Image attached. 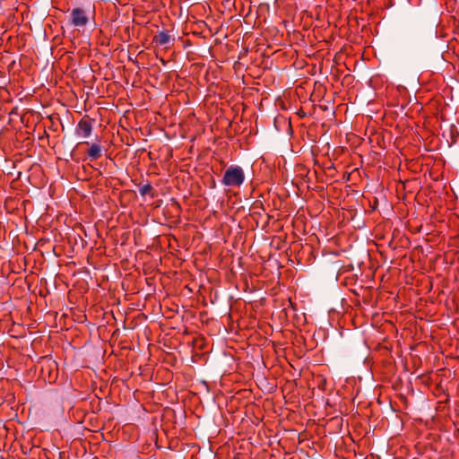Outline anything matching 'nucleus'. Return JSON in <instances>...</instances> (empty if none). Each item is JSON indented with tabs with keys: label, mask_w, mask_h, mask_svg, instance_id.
<instances>
[{
	"label": "nucleus",
	"mask_w": 459,
	"mask_h": 459,
	"mask_svg": "<svg viewBox=\"0 0 459 459\" xmlns=\"http://www.w3.org/2000/svg\"><path fill=\"white\" fill-rule=\"evenodd\" d=\"M352 269V265H350V268L347 271H350Z\"/></svg>",
	"instance_id": "21"
},
{
	"label": "nucleus",
	"mask_w": 459,
	"mask_h": 459,
	"mask_svg": "<svg viewBox=\"0 0 459 459\" xmlns=\"http://www.w3.org/2000/svg\"><path fill=\"white\" fill-rule=\"evenodd\" d=\"M86 153L87 158L90 159V160H96L102 156V147L100 144L94 143L91 144Z\"/></svg>",
	"instance_id": "6"
},
{
	"label": "nucleus",
	"mask_w": 459,
	"mask_h": 459,
	"mask_svg": "<svg viewBox=\"0 0 459 459\" xmlns=\"http://www.w3.org/2000/svg\"><path fill=\"white\" fill-rule=\"evenodd\" d=\"M437 38V31L436 29L432 28L431 30H429V31L428 33V39L434 40Z\"/></svg>",
	"instance_id": "12"
},
{
	"label": "nucleus",
	"mask_w": 459,
	"mask_h": 459,
	"mask_svg": "<svg viewBox=\"0 0 459 459\" xmlns=\"http://www.w3.org/2000/svg\"><path fill=\"white\" fill-rule=\"evenodd\" d=\"M375 238L383 240L388 247L406 249L411 246V240L404 231H376Z\"/></svg>",
	"instance_id": "1"
},
{
	"label": "nucleus",
	"mask_w": 459,
	"mask_h": 459,
	"mask_svg": "<svg viewBox=\"0 0 459 459\" xmlns=\"http://www.w3.org/2000/svg\"><path fill=\"white\" fill-rule=\"evenodd\" d=\"M273 206H274L275 209H280L281 208V197L278 195L274 194V197H273Z\"/></svg>",
	"instance_id": "11"
},
{
	"label": "nucleus",
	"mask_w": 459,
	"mask_h": 459,
	"mask_svg": "<svg viewBox=\"0 0 459 459\" xmlns=\"http://www.w3.org/2000/svg\"><path fill=\"white\" fill-rule=\"evenodd\" d=\"M45 241H46L45 238H41L39 239V243H40V245H44Z\"/></svg>",
	"instance_id": "17"
},
{
	"label": "nucleus",
	"mask_w": 459,
	"mask_h": 459,
	"mask_svg": "<svg viewBox=\"0 0 459 459\" xmlns=\"http://www.w3.org/2000/svg\"><path fill=\"white\" fill-rule=\"evenodd\" d=\"M85 238H88L90 240L93 239L95 237L100 238L102 241H105V238L108 236V231H82Z\"/></svg>",
	"instance_id": "8"
},
{
	"label": "nucleus",
	"mask_w": 459,
	"mask_h": 459,
	"mask_svg": "<svg viewBox=\"0 0 459 459\" xmlns=\"http://www.w3.org/2000/svg\"><path fill=\"white\" fill-rule=\"evenodd\" d=\"M79 238H80V242H81V243H80V246H81L82 247H83L85 245H87V240H86V239H84L82 236H79Z\"/></svg>",
	"instance_id": "14"
},
{
	"label": "nucleus",
	"mask_w": 459,
	"mask_h": 459,
	"mask_svg": "<svg viewBox=\"0 0 459 459\" xmlns=\"http://www.w3.org/2000/svg\"><path fill=\"white\" fill-rule=\"evenodd\" d=\"M139 192L142 196L148 195L151 198H155L158 196V192L154 189L150 181H147L145 184L140 186Z\"/></svg>",
	"instance_id": "7"
},
{
	"label": "nucleus",
	"mask_w": 459,
	"mask_h": 459,
	"mask_svg": "<svg viewBox=\"0 0 459 459\" xmlns=\"http://www.w3.org/2000/svg\"><path fill=\"white\" fill-rule=\"evenodd\" d=\"M175 39L169 34L168 30L158 31L152 38V43L155 47H164L165 49H169L173 46Z\"/></svg>",
	"instance_id": "3"
},
{
	"label": "nucleus",
	"mask_w": 459,
	"mask_h": 459,
	"mask_svg": "<svg viewBox=\"0 0 459 459\" xmlns=\"http://www.w3.org/2000/svg\"><path fill=\"white\" fill-rule=\"evenodd\" d=\"M127 238H128V237H127V233H123V234H122V237H121V238H122V243H121V244H122V245H124V244H125V242H126V240L127 239Z\"/></svg>",
	"instance_id": "15"
},
{
	"label": "nucleus",
	"mask_w": 459,
	"mask_h": 459,
	"mask_svg": "<svg viewBox=\"0 0 459 459\" xmlns=\"http://www.w3.org/2000/svg\"><path fill=\"white\" fill-rule=\"evenodd\" d=\"M416 230H421V226L418 227Z\"/></svg>",
	"instance_id": "20"
},
{
	"label": "nucleus",
	"mask_w": 459,
	"mask_h": 459,
	"mask_svg": "<svg viewBox=\"0 0 459 459\" xmlns=\"http://www.w3.org/2000/svg\"><path fill=\"white\" fill-rule=\"evenodd\" d=\"M74 245H79L76 238H74Z\"/></svg>",
	"instance_id": "19"
},
{
	"label": "nucleus",
	"mask_w": 459,
	"mask_h": 459,
	"mask_svg": "<svg viewBox=\"0 0 459 459\" xmlns=\"http://www.w3.org/2000/svg\"><path fill=\"white\" fill-rule=\"evenodd\" d=\"M84 144H89L88 142H82V143H79L76 144L75 148L70 153V157L74 161H78L80 160V158L78 157V152H79V150L80 148L84 145Z\"/></svg>",
	"instance_id": "9"
},
{
	"label": "nucleus",
	"mask_w": 459,
	"mask_h": 459,
	"mask_svg": "<svg viewBox=\"0 0 459 459\" xmlns=\"http://www.w3.org/2000/svg\"><path fill=\"white\" fill-rule=\"evenodd\" d=\"M93 122L94 119L90 117L88 115L83 116L77 124L75 134L84 138L89 137L92 132Z\"/></svg>",
	"instance_id": "5"
},
{
	"label": "nucleus",
	"mask_w": 459,
	"mask_h": 459,
	"mask_svg": "<svg viewBox=\"0 0 459 459\" xmlns=\"http://www.w3.org/2000/svg\"><path fill=\"white\" fill-rule=\"evenodd\" d=\"M283 242H284V240H282L281 237H274L272 239L271 245L275 247L276 249H281L282 247L281 244Z\"/></svg>",
	"instance_id": "10"
},
{
	"label": "nucleus",
	"mask_w": 459,
	"mask_h": 459,
	"mask_svg": "<svg viewBox=\"0 0 459 459\" xmlns=\"http://www.w3.org/2000/svg\"><path fill=\"white\" fill-rule=\"evenodd\" d=\"M210 186L212 188H215L216 187V182H215L213 178H212V181H211V186Z\"/></svg>",
	"instance_id": "16"
},
{
	"label": "nucleus",
	"mask_w": 459,
	"mask_h": 459,
	"mask_svg": "<svg viewBox=\"0 0 459 459\" xmlns=\"http://www.w3.org/2000/svg\"><path fill=\"white\" fill-rule=\"evenodd\" d=\"M160 62L163 64V65H166V61L164 60V58H160Z\"/></svg>",
	"instance_id": "18"
},
{
	"label": "nucleus",
	"mask_w": 459,
	"mask_h": 459,
	"mask_svg": "<svg viewBox=\"0 0 459 459\" xmlns=\"http://www.w3.org/2000/svg\"><path fill=\"white\" fill-rule=\"evenodd\" d=\"M245 180V173L241 167L231 165L228 167L221 178V183L225 186L239 187Z\"/></svg>",
	"instance_id": "2"
},
{
	"label": "nucleus",
	"mask_w": 459,
	"mask_h": 459,
	"mask_svg": "<svg viewBox=\"0 0 459 459\" xmlns=\"http://www.w3.org/2000/svg\"><path fill=\"white\" fill-rule=\"evenodd\" d=\"M51 233L54 234V240L56 242H59L63 239V236L62 234L59 232V233H55V231H51Z\"/></svg>",
	"instance_id": "13"
},
{
	"label": "nucleus",
	"mask_w": 459,
	"mask_h": 459,
	"mask_svg": "<svg viewBox=\"0 0 459 459\" xmlns=\"http://www.w3.org/2000/svg\"><path fill=\"white\" fill-rule=\"evenodd\" d=\"M89 22L86 12L81 7H75L70 13V23L74 27H84Z\"/></svg>",
	"instance_id": "4"
}]
</instances>
